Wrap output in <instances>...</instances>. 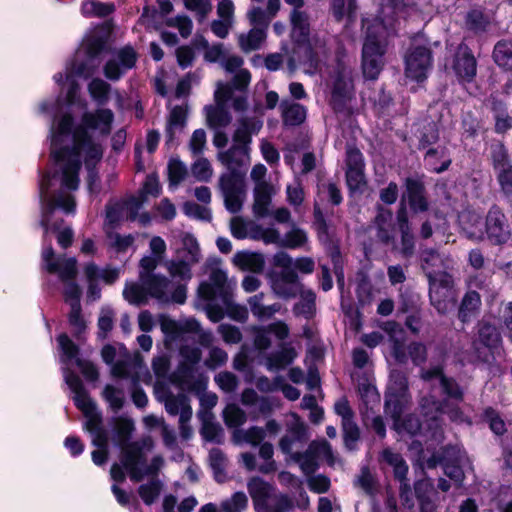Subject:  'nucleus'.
Listing matches in <instances>:
<instances>
[{
	"instance_id": "obj_22",
	"label": "nucleus",
	"mask_w": 512,
	"mask_h": 512,
	"mask_svg": "<svg viewBox=\"0 0 512 512\" xmlns=\"http://www.w3.org/2000/svg\"><path fill=\"white\" fill-rule=\"evenodd\" d=\"M231 98V89L224 83H218L215 90L216 107L206 108L208 125L217 130L226 127L231 122V116L224 108L226 102Z\"/></svg>"
},
{
	"instance_id": "obj_53",
	"label": "nucleus",
	"mask_w": 512,
	"mask_h": 512,
	"mask_svg": "<svg viewBox=\"0 0 512 512\" xmlns=\"http://www.w3.org/2000/svg\"><path fill=\"white\" fill-rule=\"evenodd\" d=\"M178 238L182 243V250L185 252L183 258L189 259L192 263H197L200 260V248L196 238L188 232H180Z\"/></svg>"
},
{
	"instance_id": "obj_61",
	"label": "nucleus",
	"mask_w": 512,
	"mask_h": 512,
	"mask_svg": "<svg viewBox=\"0 0 512 512\" xmlns=\"http://www.w3.org/2000/svg\"><path fill=\"white\" fill-rule=\"evenodd\" d=\"M358 392L367 407L372 408L373 405L378 404L380 401V395L375 385L369 379H364L358 383Z\"/></svg>"
},
{
	"instance_id": "obj_17",
	"label": "nucleus",
	"mask_w": 512,
	"mask_h": 512,
	"mask_svg": "<svg viewBox=\"0 0 512 512\" xmlns=\"http://www.w3.org/2000/svg\"><path fill=\"white\" fill-rule=\"evenodd\" d=\"M437 462L443 464L444 473L456 485L460 486L464 479V470L472 469V462L466 452L458 445L449 446L444 449L441 457H436L428 461V466L433 467Z\"/></svg>"
},
{
	"instance_id": "obj_45",
	"label": "nucleus",
	"mask_w": 512,
	"mask_h": 512,
	"mask_svg": "<svg viewBox=\"0 0 512 512\" xmlns=\"http://www.w3.org/2000/svg\"><path fill=\"white\" fill-rule=\"evenodd\" d=\"M282 110L283 121L286 125H299L306 118V110L305 108L291 101L284 100L280 104Z\"/></svg>"
},
{
	"instance_id": "obj_52",
	"label": "nucleus",
	"mask_w": 512,
	"mask_h": 512,
	"mask_svg": "<svg viewBox=\"0 0 512 512\" xmlns=\"http://www.w3.org/2000/svg\"><path fill=\"white\" fill-rule=\"evenodd\" d=\"M114 11V5L102 3L98 0H84L81 12L86 17H104Z\"/></svg>"
},
{
	"instance_id": "obj_27",
	"label": "nucleus",
	"mask_w": 512,
	"mask_h": 512,
	"mask_svg": "<svg viewBox=\"0 0 512 512\" xmlns=\"http://www.w3.org/2000/svg\"><path fill=\"white\" fill-rule=\"evenodd\" d=\"M244 61L237 55H227L221 62L222 67L227 73L234 74L232 86L237 90H244L250 83L251 75L247 69L242 68Z\"/></svg>"
},
{
	"instance_id": "obj_39",
	"label": "nucleus",
	"mask_w": 512,
	"mask_h": 512,
	"mask_svg": "<svg viewBox=\"0 0 512 512\" xmlns=\"http://www.w3.org/2000/svg\"><path fill=\"white\" fill-rule=\"evenodd\" d=\"M406 193L410 208L414 212L427 210L428 203L423 195V186L419 181L408 178L406 180Z\"/></svg>"
},
{
	"instance_id": "obj_47",
	"label": "nucleus",
	"mask_w": 512,
	"mask_h": 512,
	"mask_svg": "<svg viewBox=\"0 0 512 512\" xmlns=\"http://www.w3.org/2000/svg\"><path fill=\"white\" fill-rule=\"evenodd\" d=\"M265 38L266 33L263 28L253 27L247 34H240L238 42L244 52H250L259 49Z\"/></svg>"
},
{
	"instance_id": "obj_15",
	"label": "nucleus",
	"mask_w": 512,
	"mask_h": 512,
	"mask_svg": "<svg viewBox=\"0 0 512 512\" xmlns=\"http://www.w3.org/2000/svg\"><path fill=\"white\" fill-rule=\"evenodd\" d=\"M327 84L331 88V101L336 110H342L353 95L351 68L336 56L335 64L328 70Z\"/></svg>"
},
{
	"instance_id": "obj_35",
	"label": "nucleus",
	"mask_w": 512,
	"mask_h": 512,
	"mask_svg": "<svg viewBox=\"0 0 512 512\" xmlns=\"http://www.w3.org/2000/svg\"><path fill=\"white\" fill-rule=\"evenodd\" d=\"M193 46L198 51L203 52L204 60L209 63L222 62L227 54L223 44H209L208 40L201 35L195 36Z\"/></svg>"
},
{
	"instance_id": "obj_19",
	"label": "nucleus",
	"mask_w": 512,
	"mask_h": 512,
	"mask_svg": "<svg viewBox=\"0 0 512 512\" xmlns=\"http://www.w3.org/2000/svg\"><path fill=\"white\" fill-rule=\"evenodd\" d=\"M500 344L501 335L497 327L491 323L490 319H483L479 323L478 342L473 343L474 352L467 358V361H489V356L484 350L487 349L494 354Z\"/></svg>"
},
{
	"instance_id": "obj_24",
	"label": "nucleus",
	"mask_w": 512,
	"mask_h": 512,
	"mask_svg": "<svg viewBox=\"0 0 512 512\" xmlns=\"http://www.w3.org/2000/svg\"><path fill=\"white\" fill-rule=\"evenodd\" d=\"M381 460L394 469L395 477L400 481V497L409 504L412 491L406 483V475L408 472V465L399 453L393 452L391 449H384L381 453Z\"/></svg>"
},
{
	"instance_id": "obj_37",
	"label": "nucleus",
	"mask_w": 512,
	"mask_h": 512,
	"mask_svg": "<svg viewBox=\"0 0 512 512\" xmlns=\"http://www.w3.org/2000/svg\"><path fill=\"white\" fill-rule=\"evenodd\" d=\"M235 266L243 271H251L254 273L261 272L264 268V258L259 253L249 251H239L233 257Z\"/></svg>"
},
{
	"instance_id": "obj_34",
	"label": "nucleus",
	"mask_w": 512,
	"mask_h": 512,
	"mask_svg": "<svg viewBox=\"0 0 512 512\" xmlns=\"http://www.w3.org/2000/svg\"><path fill=\"white\" fill-rule=\"evenodd\" d=\"M247 303L252 315L259 321L269 320L281 310L280 303L265 305L262 292L249 297Z\"/></svg>"
},
{
	"instance_id": "obj_4",
	"label": "nucleus",
	"mask_w": 512,
	"mask_h": 512,
	"mask_svg": "<svg viewBox=\"0 0 512 512\" xmlns=\"http://www.w3.org/2000/svg\"><path fill=\"white\" fill-rule=\"evenodd\" d=\"M413 0H387L380 9V15L374 19L364 18L362 28L365 33L362 47V71L366 79L375 80L379 76L386 52L388 36L395 34L400 25L399 13L410 17H419L418 11L411 5Z\"/></svg>"
},
{
	"instance_id": "obj_40",
	"label": "nucleus",
	"mask_w": 512,
	"mask_h": 512,
	"mask_svg": "<svg viewBox=\"0 0 512 512\" xmlns=\"http://www.w3.org/2000/svg\"><path fill=\"white\" fill-rule=\"evenodd\" d=\"M296 351L291 346H283L278 352L271 353L266 357V368L269 371H276L284 368L293 362Z\"/></svg>"
},
{
	"instance_id": "obj_63",
	"label": "nucleus",
	"mask_w": 512,
	"mask_h": 512,
	"mask_svg": "<svg viewBox=\"0 0 512 512\" xmlns=\"http://www.w3.org/2000/svg\"><path fill=\"white\" fill-rule=\"evenodd\" d=\"M308 237L304 230L292 228L284 237H282L281 247L296 249L303 247L307 243Z\"/></svg>"
},
{
	"instance_id": "obj_14",
	"label": "nucleus",
	"mask_w": 512,
	"mask_h": 512,
	"mask_svg": "<svg viewBox=\"0 0 512 512\" xmlns=\"http://www.w3.org/2000/svg\"><path fill=\"white\" fill-rule=\"evenodd\" d=\"M101 354L104 362L111 366L113 377L131 378L134 383L136 382L143 366L142 359L138 354H130L122 344L106 345Z\"/></svg>"
},
{
	"instance_id": "obj_44",
	"label": "nucleus",
	"mask_w": 512,
	"mask_h": 512,
	"mask_svg": "<svg viewBox=\"0 0 512 512\" xmlns=\"http://www.w3.org/2000/svg\"><path fill=\"white\" fill-rule=\"evenodd\" d=\"M297 295L300 296V299L294 305V314L296 316H303L306 319L311 318L315 311V293L310 289H304L303 285H301Z\"/></svg>"
},
{
	"instance_id": "obj_6",
	"label": "nucleus",
	"mask_w": 512,
	"mask_h": 512,
	"mask_svg": "<svg viewBox=\"0 0 512 512\" xmlns=\"http://www.w3.org/2000/svg\"><path fill=\"white\" fill-rule=\"evenodd\" d=\"M294 7L291 13V37L295 42L291 62L307 66V73L322 72V64L326 62L329 54L328 41L318 35L309 37V21L305 12L298 8L303 6V0H285Z\"/></svg>"
},
{
	"instance_id": "obj_33",
	"label": "nucleus",
	"mask_w": 512,
	"mask_h": 512,
	"mask_svg": "<svg viewBox=\"0 0 512 512\" xmlns=\"http://www.w3.org/2000/svg\"><path fill=\"white\" fill-rule=\"evenodd\" d=\"M415 493L422 512H434L437 509L439 498L430 480L418 481L415 484Z\"/></svg>"
},
{
	"instance_id": "obj_3",
	"label": "nucleus",
	"mask_w": 512,
	"mask_h": 512,
	"mask_svg": "<svg viewBox=\"0 0 512 512\" xmlns=\"http://www.w3.org/2000/svg\"><path fill=\"white\" fill-rule=\"evenodd\" d=\"M159 322L164 334L165 347L168 350L178 348L182 358L176 371L170 376L171 383L180 390L200 391L204 387V382L197 376L195 365L201 359V350L198 347L189 346L187 342L190 334H195L201 346L210 347L214 341L212 332L201 329L200 323L194 318L176 321L162 315Z\"/></svg>"
},
{
	"instance_id": "obj_30",
	"label": "nucleus",
	"mask_w": 512,
	"mask_h": 512,
	"mask_svg": "<svg viewBox=\"0 0 512 512\" xmlns=\"http://www.w3.org/2000/svg\"><path fill=\"white\" fill-rule=\"evenodd\" d=\"M306 438V426L301 419L295 415H291V420L288 424V434L281 438L279 446L283 453L293 454L292 449L296 441H303Z\"/></svg>"
},
{
	"instance_id": "obj_38",
	"label": "nucleus",
	"mask_w": 512,
	"mask_h": 512,
	"mask_svg": "<svg viewBox=\"0 0 512 512\" xmlns=\"http://www.w3.org/2000/svg\"><path fill=\"white\" fill-rule=\"evenodd\" d=\"M398 226L401 233V252L404 256H410L414 251V236L408 221L405 207H401L397 215Z\"/></svg>"
},
{
	"instance_id": "obj_23",
	"label": "nucleus",
	"mask_w": 512,
	"mask_h": 512,
	"mask_svg": "<svg viewBox=\"0 0 512 512\" xmlns=\"http://www.w3.org/2000/svg\"><path fill=\"white\" fill-rule=\"evenodd\" d=\"M84 273L88 282L87 297L96 301L101 296V289L98 286L99 281L106 284H112L119 278V270L109 266L100 268L94 263H88L84 268Z\"/></svg>"
},
{
	"instance_id": "obj_55",
	"label": "nucleus",
	"mask_w": 512,
	"mask_h": 512,
	"mask_svg": "<svg viewBox=\"0 0 512 512\" xmlns=\"http://www.w3.org/2000/svg\"><path fill=\"white\" fill-rule=\"evenodd\" d=\"M232 235L237 239L256 238V225L251 221H245L240 217H234L230 223Z\"/></svg>"
},
{
	"instance_id": "obj_31",
	"label": "nucleus",
	"mask_w": 512,
	"mask_h": 512,
	"mask_svg": "<svg viewBox=\"0 0 512 512\" xmlns=\"http://www.w3.org/2000/svg\"><path fill=\"white\" fill-rule=\"evenodd\" d=\"M275 193L276 190L270 183H260L254 187L253 212L256 217L263 218L270 215L271 198Z\"/></svg>"
},
{
	"instance_id": "obj_49",
	"label": "nucleus",
	"mask_w": 512,
	"mask_h": 512,
	"mask_svg": "<svg viewBox=\"0 0 512 512\" xmlns=\"http://www.w3.org/2000/svg\"><path fill=\"white\" fill-rule=\"evenodd\" d=\"M186 123V109L183 106H175L169 116L167 124L168 142H172L177 131H181Z\"/></svg>"
},
{
	"instance_id": "obj_10",
	"label": "nucleus",
	"mask_w": 512,
	"mask_h": 512,
	"mask_svg": "<svg viewBox=\"0 0 512 512\" xmlns=\"http://www.w3.org/2000/svg\"><path fill=\"white\" fill-rule=\"evenodd\" d=\"M422 268L429 280V295L431 304L441 314L453 310L456 305V292L453 288L452 277L437 267L449 268L451 259L444 260L436 251L426 250L422 253Z\"/></svg>"
},
{
	"instance_id": "obj_41",
	"label": "nucleus",
	"mask_w": 512,
	"mask_h": 512,
	"mask_svg": "<svg viewBox=\"0 0 512 512\" xmlns=\"http://www.w3.org/2000/svg\"><path fill=\"white\" fill-rule=\"evenodd\" d=\"M383 330L386 331L391 341L393 342V355L399 362H404L406 359V355L403 348V340H404V331L400 325L395 322H386L383 325Z\"/></svg>"
},
{
	"instance_id": "obj_26",
	"label": "nucleus",
	"mask_w": 512,
	"mask_h": 512,
	"mask_svg": "<svg viewBox=\"0 0 512 512\" xmlns=\"http://www.w3.org/2000/svg\"><path fill=\"white\" fill-rule=\"evenodd\" d=\"M393 215L388 209L379 208L374 223L368 231L375 235L377 240L383 244H389L394 240V228L392 223Z\"/></svg>"
},
{
	"instance_id": "obj_64",
	"label": "nucleus",
	"mask_w": 512,
	"mask_h": 512,
	"mask_svg": "<svg viewBox=\"0 0 512 512\" xmlns=\"http://www.w3.org/2000/svg\"><path fill=\"white\" fill-rule=\"evenodd\" d=\"M248 506V497L244 492H236L230 499L221 503L222 512H242Z\"/></svg>"
},
{
	"instance_id": "obj_13",
	"label": "nucleus",
	"mask_w": 512,
	"mask_h": 512,
	"mask_svg": "<svg viewBox=\"0 0 512 512\" xmlns=\"http://www.w3.org/2000/svg\"><path fill=\"white\" fill-rule=\"evenodd\" d=\"M44 268L51 274L58 275L64 283L65 302L70 305L80 304L81 290L74 281L77 274V261L75 258L56 257L51 246L42 250Z\"/></svg>"
},
{
	"instance_id": "obj_57",
	"label": "nucleus",
	"mask_w": 512,
	"mask_h": 512,
	"mask_svg": "<svg viewBox=\"0 0 512 512\" xmlns=\"http://www.w3.org/2000/svg\"><path fill=\"white\" fill-rule=\"evenodd\" d=\"M291 459L299 464L300 469L307 476L313 474L318 468V460L310 447L304 453H293Z\"/></svg>"
},
{
	"instance_id": "obj_60",
	"label": "nucleus",
	"mask_w": 512,
	"mask_h": 512,
	"mask_svg": "<svg viewBox=\"0 0 512 512\" xmlns=\"http://www.w3.org/2000/svg\"><path fill=\"white\" fill-rule=\"evenodd\" d=\"M225 424L230 428L240 429L246 421V413L236 404H228L223 412Z\"/></svg>"
},
{
	"instance_id": "obj_43",
	"label": "nucleus",
	"mask_w": 512,
	"mask_h": 512,
	"mask_svg": "<svg viewBox=\"0 0 512 512\" xmlns=\"http://www.w3.org/2000/svg\"><path fill=\"white\" fill-rule=\"evenodd\" d=\"M265 437V430L257 426H252L248 429H234L232 434L233 442L237 445L247 443L252 446H257Z\"/></svg>"
},
{
	"instance_id": "obj_5",
	"label": "nucleus",
	"mask_w": 512,
	"mask_h": 512,
	"mask_svg": "<svg viewBox=\"0 0 512 512\" xmlns=\"http://www.w3.org/2000/svg\"><path fill=\"white\" fill-rule=\"evenodd\" d=\"M160 261L155 256H145L140 261V283H127L124 298L131 304L146 303L148 298H154L160 303L183 304L186 300V286L175 283L165 276L153 274Z\"/></svg>"
},
{
	"instance_id": "obj_21",
	"label": "nucleus",
	"mask_w": 512,
	"mask_h": 512,
	"mask_svg": "<svg viewBox=\"0 0 512 512\" xmlns=\"http://www.w3.org/2000/svg\"><path fill=\"white\" fill-rule=\"evenodd\" d=\"M137 53L131 46L115 50L104 66V74L110 80H118L123 74L135 66Z\"/></svg>"
},
{
	"instance_id": "obj_11",
	"label": "nucleus",
	"mask_w": 512,
	"mask_h": 512,
	"mask_svg": "<svg viewBox=\"0 0 512 512\" xmlns=\"http://www.w3.org/2000/svg\"><path fill=\"white\" fill-rule=\"evenodd\" d=\"M236 286V280L228 279L226 271L220 267L218 261H215L211 267L209 281H204L199 285V294L206 299L218 296L228 317L243 323L247 321L249 314L246 306L233 302V292Z\"/></svg>"
},
{
	"instance_id": "obj_8",
	"label": "nucleus",
	"mask_w": 512,
	"mask_h": 512,
	"mask_svg": "<svg viewBox=\"0 0 512 512\" xmlns=\"http://www.w3.org/2000/svg\"><path fill=\"white\" fill-rule=\"evenodd\" d=\"M249 151L244 145L233 144L227 151L220 152L218 157L229 172L220 178V188L226 209L231 213L241 210L246 196L244 174L238 168L249 161Z\"/></svg>"
},
{
	"instance_id": "obj_29",
	"label": "nucleus",
	"mask_w": 512,
	"mask_h": 512,
	"mask_svg": "<svg viewBox=\"0 0 512 512\" xmlns=\"http://www.w3.org/2000/svg\"><path fill=\"white\" fill-rule=\"evenodd\" d=\"M476 67V60L469 48L466 45H460L453 65L457 76L462 81L470 82L476 75Z\"/></svg>"
},
{
	"instance_id": "obj_42",
	"label": "nucleus",
	"mask_w": 512,
	"mask_h": 512,
	"mask_svg": "<svg viewBox=\"0 0 512 512\" xmlns=\"http://www.w3.org/2000/svg\"><path fill=\"white\" fill-rule=\"evenodd\" d=\"M199 417L202 420L201 435L210 442L221 443L223 440V429L218 423L213 421L211 412H200Z\"/></svg>"
},
{
	"instance_id": "obj_58",
	"label": "nucleus",
	"mask_w": 512,
	"mask_h": 512,
	"mask_svg": "<svg viewBox=\"0 0 512 512\" xmlns=\"http://www.w3.org/2000/svg\"><path fill=\"white\" fill-rule=\"evenodd\" d=\"M105 232L108 245L116 252H126L132 246L135 240L134 236L131 234L121 235L108 227L106 228Z\"/></svg>"
},
{
	"instance_id": "obj_2",
	"label": "nucleus",
	"mask_w": 512,
	"mask_h": 512,
	"mask_svg": "<svg viewBox=\"0 0 512 512\" xmlns=\"http://www.w3.org/2000/svg\"><path fill=\"white\" fill-rule=\"evenodd\" d=\"M421 378L433 389V392L437 388L447 397L443 403L438 402L434 394L421 399L420 407L425 417V424L412 415L401 419L402 413L410 402V396L407 378L399 371H392L390 374L385 396V413L393 419L394 428L400 435L404 433L416 435L418 432L425 431L426 434H430L431 440L440 443L443 440L440 415H448L449 419L455 423L470 424L458 406L463 399V392L453 379L444 376L439 365L423 369Z\"/></svg>"
},
{
	"instance_id": "obj_56",
	"label": "nucleus",
	"mask_w": 512,
	"mask_h": 512,
	"mask_svg": "<svg viewBox=\"0 0 512 512\" xmlns=\"http://www.w3.org/2000/svg\"><path fill=\"white\" fill-rule=\"evenodd\" d=\"M194 263L189 259L183 258L180 260H171L166 263L167 270L173 278H179L183 281H188L192 277L191 266Z\"/></svg>"
},
{
	"instance_id": "obj_32",
	"label": "nucleus",
	"mask_w": 512,
	"mask_h": 512,
	"mask_svg": "<svg viewBox=\"0 0 512 512\" xmlns=\"http://www.w3.org/2000/svg\"><path fill=\"white\" fill-rule=\"evenodd\" d=\"M262 126L263 122L258 117L242 118L233 135V144L244 145L247 149H250L251 136L257 134Z\"/></svg>"
},
{
	"instance_id": "obj_20",
	"label": "nucleus",
	"mask_w": 512,
	"mask_h": 512,
	"mask_svg": "<svg viewBox=\"0 0 512 512\" xmlns=\"http://www.w3.org/2000/svg\"><path fill=\"white\" fill-rule=\"evenodd\" d=\"M432 67V56L428 48L424 46L412 47L405 57V75L407 78L422 82Z\"/></svg>"
},
{
	"instance_id": "obj_25",
	"label": "nucleus",
	"mask_w": 512,
	"mask_h": 512,
	"mask_svg": "<svg viewBox=\"0 0 512 512\" xmlns=\"http://www.w3.org/2000/svg\"><path fill=\"white\" fill-rule=\"evenodd\" d=\"M248 492L257 512H268L274 487L260 477H253L247 483Z\"/></svg>"
},
{
	"instance_id": "obj_9",
	"label": "nucleus",
	"mask_w": 512,
	"mask_h": 512,
	"mask_svg": "<svg viewBox=\"0 0 512 512\" xmlns=\"http://www.w3.org/2000/svg\"><path fill=\"white\" fill-rule=\"evenodd\" d=\"M68 387L73 393V400L77 408L85 417L84 427L91 434L92 444L97 447L92 452L94 464L100 466L107 460L108 432L102 425V415L96 404L86 395L80 380L72 374H66Z\"/></svg>"
},
{
	"instance_id": "obj_59",
	"label": "nucleus",
	"mask_w": 512,
	"mask_h": 512,
	"mask_svg": "<svg viewBox=\"0 0 512 512\" xmlns=\"http://www.w3.org/2000/svg\"><path fill=\"white\" fill-rule=\"evenodd\" d=\"M356 8L357 6L355 0H333L332 3V10L334 16L338 20L347 18V21L349 23L354 20Z\"/></svg>"
},
{
	"instance_id": "obj_51",
	"label": "nucleus",
	"mask_w": 512,
	"mask_h": 512,
	"mask_svg": "<svg viewBox=\"0 0 512 512\" xmlns=\"http://www.w3.org/2000/svg\"><path fill=\"white\" fill-rule=\"evenodd\" d=\"M110 90V85L100 78L92 79L88 84L91 98L100 106L107 104Z\"/></svg>"
},
{
	"instance_id": "obj_50",
	"label": "nucleus",
	"mask_w": 512,
	"mask_h": 512,
	"mask_svg": "<svg viewBox=\"0 0 512 512\" xmlns=\"http://www.w3.org/2000/svg\"><path fill=\"white\" fill-rule=\"evenodd\" d=\"M102 396L114 412H118L124 406L125 392L121 387L107 384L103 389Z\"/></svg>"
},
{
	"instance_id": "obj_62",
	"label": "nucleus",
	"mask_w": 512,
	"mask_h": 512,
	"mask_svg": "<svg viewBox=\"0 0 512 512\" xmlns=\"http://www.w3.org/2000/svg\"><path fill=\"white\" fill-rule=\"evenodd\" d=\"M309 447L318 461L325 460L329 465L335 464L336 457L332 451L331 445L326 440L313 441Z\"/></svg>"
},
{
	"instance_id": "obj_1",
	"label": "nucleus",
	"mask_w": 512,
	"mask_h": 512,
	"mask_svg": "<svg viewBox=\"0 0 512 512\" xmlns=\"http://www.w3.org/2000/svg\"><path fill=\"white\" fill-rule=\"evenodd\" d=\"M109 37H84L81 49L69 61L64 72L54 75L60 86V94L54 100L39 103L40 114H53L49 129L50 161L39 180L41 225L45 233L58 232L57 241L63 248L71 245L73 231L61 229L62 219L58 212L75 215V192L80 183L82 164L89 171V186L92 189V169L103 156L102 139L112 131L114 113L99 107L86 110L87 101L81 96L76 78H88L94 74L99 63L98 55L104 50Z\"/></svg>"
},
{
	"instance_id": "obj_7",
	"label": "nucleus",
	"mask_w": 512,
	"mask_h": 512,
	"mask_svg": "<svg viewBox=\"0 0 512 512\" xmlns=\"http://www.w3.org/2000/svg\"><path fill=\"white\" fill-rule=\"evenodd\" d=\"M274 269L269 272V282L273 293L282 299L295 298L301 289L298 272L311 274L315 262L310 257L293 259L286 252L280 251L272 258Z\"/></svg>"
},
{
	"instance_id": "obj_28",
	"label": "nucleus",
	"mask_w": 512,
	"mask_h": 512,
	"mask_svg": "<svg viewBox=\"0 0 512 512\" xmlns=\"http://www.w3.org/2000/svg\"><path fill=\"white\" fill-rule=\"evenodd\" d=\"M486 232L488 237L498 244L504 243L510 238L505 216L500 210L493 208L489 211L486 219Z\"/></svg>"
},
{
	"instance_id": "obj_54",
	"label": "nucleus",
	"mask_w": 512,
	"mask_h": 512,
	"mask_svg": "<svg viewBox=\"0 0 512 512\" xmlns=\"http://www.w3.org/2000/svg\"><path fill=\"white\" fill-rule=\"evenodd\" d=\"M480 306V296L475 291H470L464 296L460 309L459 318L462 322L470 320L471 316L478 310Z\"/></svg>"
},
{
	"instance_id": "obj_36",
	"label": "nucleus",
	"mask_w": 512,
	"mask_h": 512,
	"mask_svg": "<svg viewBox=\"0 0 512 512\" xmlns=\"http://www.w3.org/2000/svg\"><path fill=\"white\" fill-rule=\"evenodd\" d=\"M459 223L469 238L482 239L484 224L479 213L470 210L463 211L459 215Z\"/></svg>"
},
{
	"instance_id": "obj_48",
	"label": "nucleus",
	"mask_w": 512,
	"mask_h": 512,
	"mask_svg": "<svg viewBox=\"0 0 512 512\" xmlns=\"http://www.w3.org/2000/svg\"><path fill=\"white\" fill-rule=\"evenodd\" d=\"M493 58L499 67L512 70V40L499 41L495 45Z\"/></svg>"
},
{
	"instance_id": "obj_16",
	"label": "nucleus",
	"mask_w": 512,
	"mask_h": 512,
	"mask_svg": "<svg viewBox=\"0 0 512 512\" xmlns=\"http://www.w3.org/2000/svg\"><path fill=\"white\" fill-rule=\"evenodd\" d=\"M154 391L157 400L165 404V409L170 415L179 414L181 435L183 438H189L191 429L187 423L191 419L192 409L188 397L183 393L185 390H181L177 395H174L167 385L158 380L155 384Z\"/></svg>"
},
{
	"instance_id": "obj_46",
	"label": "nucleus",
	"mask_w": 512,
	"mask_h": 512,
	"mask_svg": "<svg viewBox=\"0 0 512 512\" xmlns=\"http://www.w3.org/2000/svg\"><path fill=\"white\" fill-rule=\"evenodd\" d=\"M114 429L117 435V443L121 448V458L123 457V450L132 445L133 443L128 444L127 441L134 430V423L131 419L127 417H116L113 419Z\"/></svg>"
},
{
	"instance_id": "obj_18",
	"label": "nucleus",
	"mask_w": 512,
	"mask_h": 512,
	"mask_svg": "<svg viewBox=\"0 0 512 512\" xmlns=\"http://www.w3.org/2000/svg\"><path fill=\"white\" fill-rule=\"evenodd\" d=\"M58 346L61 351V362L63 364V376L64 380H66V374L75 375L79 380H81L78 375H76L73 371L70 370V364H76V366L81 370L82 374L88 380H96L98 378V371L96 367L86 360H82L78 357V347L72 342V340L66 335L61 334L57 338ZM67 382V381H65ZM82 382V381H80ZM68 385V383H66ZM82 387L84 389L83 383ZM87 393V392H85ZM88 396V394H86Z\"/></svg>"
},
{
	"instance_id": "obj_12",
	"label": "nucleus",
	"mask_w": 512,
	"mask_h": 512,
	"mask_svg": "<svg viewBox=\"0 0 512 512\" xmlns=\"http://www.w3.org/2000/svg\"><path fill=\"white\" fill-rule=\"evenodd\" d=\"M121 464L114 463L111 467V478L115 482H122L125 479V472L129 474L132 481L138 482L145 475L155 474L163 464L160 456L153 458L151 464L146 463L143 447L139 443H133L123 450Z\"/></svg>"
}]
</instances>
